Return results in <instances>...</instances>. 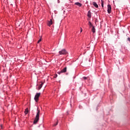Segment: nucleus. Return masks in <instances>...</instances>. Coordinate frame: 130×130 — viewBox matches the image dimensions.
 Listing matches in <instances>:
<instances>
[{"mask_svg": "<svg viewBox=\"0 0 130 130\" xmlns=\"http://www.w3.org/2000/svg\"><path fill=\"white\" fill-rule=\"evenodd\" d=\"M37 115L36 116V118L34 121V124H36V123H37V122H38L39 120V115L40 114V110H39V108H37Z\"/></svg>", "mask_w": 130, "mask_h": 130, "instance_id": "f257e3e1", "label": "nucleus"}, {"mask_svg": "<svg viewBox=\"0 0 130 130\" xmlns=\"http://www.w3.org/2000/svg\"><path fill=\"white\" fill-rule=\"evenodd\" d=\"M68 53V52H67V50L66 49H63L62 50L59 51V55H62L64 54H67Z\"/></svg>", "mask_w": 130, "mask_h": 130, "instance_id": "f03ea898", "label": "nucleus"}, {"mask_svg": "<svg viewBox=\"0 0 130 130\" xmlns=\"http://www.w3.org/2000/svg\"><path fill=\"white\" fill-rule=\"evenodd\" d=\"M41 95V93H37L35 96V100L36 102H37L39 99V97Z\"/></svg>", "mask_w": 130, "mask_h": 130, "instance_id": "7ed1b4c3", "label": "nucleus"}, {"mask_svg": "<svg viewBox=\"0 0 130 130\" xmlns=\"http://www.w3.org/2000/svg\"><path fill=\"white\" fill-rule=\"evenodd\" d=\"M108 9H107V12L108 14H110L111 13V6L110 5H108Z\"/></svg>", "mask_w": 130, "mask_h": 130, "instance_id": "20e7f679", "label": "nucleus"}, {"mask_svg": "<svg viewBox=\"0 0 130 130\" xmlns=\"http://www.w3.org/2000/svg\"><path fill=\"white\" fill-rule=\"evenodd\" d=\"M52 24H53L52 19H50V21H48L47 25H48V26H49V27H50V26H51V25H52Z\"/></svg>", "mask_w": 130, "mask_h": 130, "instance_id": "39448f33", "label": "nucleus"}, {"mask_svg": "<svg viewBox=\"0 0 130 130\" xmlns=\"http://www.w3.org/2000/svg\"><path fill=\"white\" fill-rule=\"evenodd\" d=\"M92 5H93V6H94V7H95V8H96V9H98L99 6H98V5L97 4V3H96V2H93Z\"/></svg>", "mask_w": 130, "mask_h": 130, "instance_id": "423d86ee", "label": "nucleus"}, {"mask_svg": "<svg viewBox=\"0 0 130 130\" xmlns=\"http://www.w3.org/2000/svg\"><path fill=\"white\" fill-rule=\"evenodd\" d=\"M91 16V11H88V13H87V17H88V18H89L90 19Z\"/></svg>", "mask_w": 130, "mask_h": 130, "instance_id": "0eeeda50", "label": "nucleus"}, {"mask_svg": "<svg viewBox=\"0 0 130 130\" xmlns=\"http://www.w3.org/2000/svg\"><path fill=\"white\" fill-rule=\"evenodd\" d=\"M67 72V67H65L63 69H62L60 73H66Z\"/></svg>", "mask_w": 130, "mask_h": 130, "instance_id": "6e6552de", "label": "nucleus"}, {"mask_svg": "<svg viewBox=\"0 0 130 130\" xmlns=\"http://www.w3.org/2000/svg\"><path fill=\"white\" fill-rule=\"evenodd\" d=\"M43 82H42L41 84L40 85V86L38 87V90H40L42 88V86H43Z\"/></svg>", "mask_w": 130, "mask_h": 130, "instance_id": "1a4fd4ad", "label": "nucleus"}, {"mask_svg": "<svg viewBox=\"0 0 130 130\" xmlns=\"http://www.w3.org/2000/svg\"><path fill=\"white\" fill-rule=\"evenodd\" d=\"M75 5H76V6H78V7H82V4L79 2L76 3Z\"/></svg>", "mask_w": 130, "mask_h": 130, "instance_id": "9d476101", "label": "nucleus"}, {"mask_svg": "<svg viewBox=\"0 0 130 130\" xmlns=\"http://www.w3.org/2000/svg\"><path fill=\"white\" fill-rule=\"evenodd\" d=\"M91 31H92V32H93V33H95V32H96V29H95L94 26H92Z\"/></svg>", "mask_w": 130, "mask_h": 130, "instance_id": "9b49d317", "label": "nucleus"}, {"mask_svg": "<svg viewBox=\"0 0 130 130\" xmlns=\"http://www.w3.org/2000/svg\"><path fill=\"white\" fill-rule=\"evenodd\" d=\"M101 5L102 8H104V1L103 0H101Z\"/></svg>", "mask_w": 130, "mask_h": 130, "instance_id": "f8f14e48", "label": "nucleus"}, {"mask_svg": "<svg viewBox=\"0 0 130 130\" xmlns=\"http://www.w3.org/2000/svg\"><path fill=\"white\" fill-rule=\"evenodd\" d=\"M28 112H29V110H28V108H26L24 112L25 114H28Z\"/></svg>", "mask_w": 130, "mask_h": 130, "instance_id": "ddd939ff", "label": "nucleus"}, {"mask_svg": "<svg viewBox=\"0 0 130 130\" xmlns=\"http://www.w3.org/2000/svg\"><path fill=\"white\" fill-rule=\"evenodd\" d=\"M58 124V120H57V121L56 122V123L53 125V126H56Z\"/></svg>", "mask_w": 130, "mask_h": 130, "instance_id": "4468645a", "label": "nucleus"}, {"mask_svg": "<svg viewBox=\"0 0 130 130\" xmlns=\"http://www.w3.org/2000/svg\"><path fill=\"white\" fill-rule=\"evenodd\" d=\"M89 26H90V27H93V25L92 24V23H91V22H89Z\"/></svg>", "mask_w": 130, "mask_h": 130, "instance_id": "2eb2a0df", "label": "nucleus"}, {"mask_svg": "<svg viewBox=\"0 0 130 130\" xmlns=\"http://www.w3.org/2000/svg\"><path fill=\"white\" fill-rule=\"evenodd\" d=\"M42 39L41 38L39 40V41H38V43H39L41 41Z\"/></svg>", "mask_w": 130, "mask_h": 130, "instance_id": "dca6fc26", "label": "nucleus"}, {"mask_svg": "<svg viewBox=\"0 0 130 130\" xmlns=\"http://www.w3.org/2000/svg\"><path fill=\"white\" fill-rule=\"evenodd\" d=\"M83 31V29L82 28H80V32L81 33H82V32Z\"/></svg>", "mask_w": 130, "mask_h": 130, "instance_id": "f3484780", "label": "nucleus"}, {"mask_svg": "<svg viewBox=\"0 0 130 130\" xmlns=\"http://www.w3.org/2000/svg\"><path fill=\"white\" fill-rule=\"evenodd\" d=\"M54 78H57V74H56L54 76Z\"/></svg>", "mask_w": 130, "mask_h": 130, "instance_id": "a211bd4d", "label": "nucleus"}, {"mask_svg": "<svg viewBox=\"0 0 130 130\" xmlns=\"http://www.w3.org/2000/svg\"><path fill=\"white\" fill-rule=\"evenodd\" d=\"M84 80H87V77H83Z\"/></svg>", "mask_w": 130, "mask_h": 130, "instance_id": "6ab92c4d", "label": "nucleus"}, {"mask_svg": "<svg viewBox=\"0 0 130 130\" xmlns=\"http://www.w3.org/2000/svg\"><path fill=\"white\" fill-rule=\"evenodd\" d=\"M127 40H128V41L129 42H130V38H127Z\"/></svg>", "mask_w": 130, "mask_h": 130, "instance_id": "aec40b11", "label": "nucleus"}]
</instances>
